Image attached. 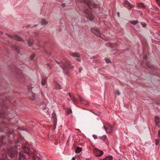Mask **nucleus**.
Returning a JSON list of instances; mask_svg holds the SVG:
<instances>
[{
	"mask_svg": "<svg viewBox=\"0 0 160 160\" xmlns=\"http://www.w3.org/2000/svg\"><path fill=\"white\" fill-rule=\"evenodd\" d=\"M60 67L66 74H67V71H68L69 68H72L74 67L73 66H71L69 61L65 60L61 62Z\"/></svg>",
	"mask_w": 160,
	"mask_h": 160,
	"instance_id": "nucleus-1",
	"label": "nucleus"
},
{
	"mask_svg": "<svg viewBox=\"0 0 160 160\" xmlns=\"http://www.w3.org/2000/svg\"><path fill=\"white\" fill-rule=\"evenodd\" d=\"M8 154L11 158L17 156V153L14 148H10L8 150Z\"/></svg>",
	"mask_w": 160,
	"mask_h": 160,
	"instance_id": "nucleus-2",
	"label": "nucleus"
},
{
	"mask_svg": "<svg viewBox=\"0 0 160 160\" xmlns=\"http://www.w3.org/2000/svg\"><path fill=\"white\" fill-rule=\"evenodd\" d=\"M80 2H85L88 8H92V6H93L94 7H96V5L93 4L91 2L90 0H77Z\"/></svg>",
	"mask_w": 160,
	"mask_h": 160,
	"instance_id": "nucleus-3",
	"label": "nucleus"
},
{
	"mask_svg": "<svg viewBox=\"0 0 160 160\" xmlns=\"http://www.w3.org/2000/svg\"><path fill=\"white\" fill-rule=\"evenodd\" d=\"M103 127L104 128L105 130L107 133H111L112 132V126L109 124H107L106 126L104 125Z\"/></svg>",
	"mask_w": 160,
	"mask_h": 160,
	"instance_id": "nucleus-4",
	"label": "nucleus"
},
{
	"mask_svg": "<svg viewBox=\"0 0 160 160\" xmlns=\"http://www.w3.org/2000/svg\"><path fill=\"white\" fill-rule=\"evenodd\" d=\"M28 96L29 99L32 100H35L36 99V98L34 94L33 93L31 90V88L30 87H28Z\"/></svg>",
	"mask_w": 160,
	"mask_h": 160,
	"instance_id": "nucleus-5",
	"label": "nucleus"
},
{
	"mask_svg": "<svg viewBox=\"0 0 160 160\" xmlns=\"http://www.w3.org/2000/svg\"><path fill=\"white\" fill-rule=\"evenodd\" d=\"M84 12L86 14L87 17L90 21H92L94 18L93 15L87 9L85 10Z\"/></svg>",
	"mask_w": 160,
	"mask_h": 160,
	"instance_id": "nucleus-6",
	"label": "nucleus"
},
{
	"mask_svg": "<svg viewBox=\"0 0 160 160\" xmlns=\"http://www.w3.org/2000/svg\"><path fill=\"white\" fill-rule=\"evenodd\" d=\"M94 153L95 156L97 157H100L103 154L102 151L96 148L94 149Z\"/></svg>",
	"mask_w": 160,
	"mask_h": 160,
	"instance_id": "nucleus-7",
	"label": "nucleus"
},
{
	"mask_svg": "<svg viewBox=\"0 0 160 160\" xmlns=\"http://www.w3.org/2000/svg\"><path fill=\"white\" fill-rule=\"evenodd\" d=\"M91 32H92L96 35V36L101 37V33L100 31L97 29L95 28H92L91 29Z\"/></svg>",
	"mask_w": 160,
	"mask_h": 160,
	"instance_id": "nucleus-8",
	"label": "nucleus"
},
{
	"mask_svg": "<svg viewBox=\"0 0 160 160\" xmlns=\"http://www.w3.org/2000/svg\"><path fill=\"white\" fill-rule=\"evenodd\" d=\"M29 145L28 144H26L25 146L22 147V148L24 151V152L28 154H30L31 153V151L30 148H29Z\"/></svg>",
	"mask_w": 160,
	"mask_h": 160,
	"instance_id": "nucleus-9",
	"label": "nucleus"
},
{
	"mask_svg": "<svg viewBox=\"0 0 160 160\" xmlns=\"http://www.w3.org/2000/svg\"><path fill=\"white\" fill-rule=\"evenodd\" d=\"M7 34L11 38H13L16 40H17L18 41H22L23 42H24V40H22L21 37L15 35H11L8 34Z\"/></svg>",
	"mask_w": 160,
	"mask_h": 160,
	"instance_id": "nucleus-10",
	"label": "nucleus"
},
{
	"mask_svg": "<svg viewBox=\"0 0 160 160\" xmlns=\"http://www.w3.org/2000/svg\"><path fill=\"white\" fill-rule=\"evenodd\" d=\"M69 54L73 57L77 58H78L76 59L77 61L78 62L81 61V59L79 58H80V55L78 53L71 52Z\"/></svg>",
	"mask_w": 160,
	"mask_h": 160,
	"instance_id": "nucleus-11",
	"label": "nucleus"
},
{
	"mask_svg": "<svg viewBox=\"0 0 160 160\" xmlns=\"http://www.w3.org/2000/svg\"><path fill=\"white\" fill-rule=\"evenodd\" d=\"M7 158V155L5 150H4L0 153V159L1 160H5Z\"/></svg>",
	"mask_w": 160,
	"mask_h": 160,
	"instance_id": "nucleus-12",
	"label": "nucleus"
},
{
	"mask_svg": "<svg viewBox=\"0 0 160 160\" xmlns=\"http://www.w3.org/2000/svg\"><path fill=\"white\" fill-rule=\"evenodd\" d=\"M124 5L125 7L129 8H131L132 7L131 4L128 1H125Z\"/></svg>",
	"mask_w": 160,
	"mask_h": 160,
	"instance_id": "nucleus-13",
	"label": "nucleus"
},
{
	"mask_svg": "<svg viewBox=\"0 0 160 160\" xmlns=\"http://www.w3.org/2000/svg\"><path fill=\"white\" fill-rule=\"evenodd\" d=\"M19 160H24L25 159L23 152H20L19 154Z\"/></svg>",
	"mask_w": 160,
	"mask_h": 160,
	"instance_id": "nucleus-14",
	"label": "nucleus"
},
{
	"mask_svg": "<svg viewBox=\"0 0 160 160\" xmlns=\"http://www.w3.org/2000/svg\"><path fill=\"white\" fill-rule=\"evenodd\" d=\"M52 119L53 122V125L54 127V129L56 128V124L57 122V120L56 118L54 117H53Z\"/></svg>",
	"mask_w": 160,
	"mask_h": 160,
	"instance_id": "nucleus-15",
	"label": "nucleus"
},
{
	"mask_svg": "<svg viewBox=\"0 0 160 160\" xmlns=\"http://www.w3.org/2000/svg\"><path fill=\"white\" fill-rule=\"evenodd\" d=\"M159 117L158 116H156L155 117V121L156 123V124L157 125H158V124L159 122Z\"/></svg>",
	"mask_w": 160,
	"mask_h": 160,
	"instance_id": "nucleus-16",
	"label": "nucleus"
},
{
	"mask_svg": "<svg viewBox=\"0 0 160 160\" xmlns=\"http://www.w3.org/2000/svg\"><path fill=\"white\" fill-rule=\"evenodd\" d=\"M78 98L80 100L81 103H82L86 105H88V102H86L84 103L83 102H84V100L80 96H78Z\"/></svg>",
	"mask_w": 160,
	"mask_h": 160,
	"instance_id": "nucleus-17",
	"label": "nucleus"
},
{
	"mask_svg": "<svg viewBox=\"0 0 160 160\" xmlns=\"http://www.w3.org/2000/svg\"><path fill=\"white\" fill-rule=\"evenodd\" d=\"M69 95L70 96L71 100L73 101V103H75L77 101L76 99L74 97H72L70 93H69Z\"/></svg>",
	"mask_w": 160,
	"mask_h": 160,
	"instance_id": "nucleus-18",
	"label": "nucleus"
},
{
	"mask_svg": "<svg viewBox=\"0 0 160 160\" xmlns=\"http://www.w3.org/2000/svg\"><path fill=\"white\" fill-rule=\"evenodd\" d=\"M40 107L42 108L43 109H46V104L44 103L43 102L42 104H41L40 106Z\"/></svg>",
	"mask_w": 160,
	"mask_h": 160,
	"instance_id": "nucleus-19",
	"label": "nucleus"
},
{
	"mask_svg": "<svg viewBox=\"0 0 160 160\" xmlns=\"http://www.w3.org/2000/svg\"><path fill=\"white\" fill-rule=\"evenodd\" d=\"M112 157L111 156H109L106 157L104 159L102 160H112Z\"/></svg>",
	"mask_w": 160,
	"mask_h": 160,
	"instance_id": "nucleus-20",
	"label": "nucleus"
},
{
	"mask_svg": "<svg viewBox=\"0 0 160 160\" xmlns=\"http://www.w3.org/2000/svg\"><path fill=\"white\" fill-rule=\"evenodd\" d=\"M82 148L79 147H78L75 150V152L77 153H79L82 151Z\"/></svg>",
	"mask_w": 160,
	"mask_h": 160,
	"instance_id": "nucleus-21",
	"label": "nucleus"
},
{
	"mask_svg": "<svg viewBox=\"0 0 160 160\" xmlns=\"http://www.w3.org/2000/svg\"><path fill=\"white\" fill-rule=\"evenodd\" d=\"M137 6L142 8H144L145 7L143 4L142 3H138Z\"/></svg>",
	"mask_w": 160,
	"mask_h": 160,
	"instance_id": "nucleus-22",
	"label": "nucleus"
},
{
	"mask_svg": "<svg viewBox=\"0 0 160 160\" xmlns=\"http://www.w3.org/2000/svg\"><path fill=\"white\" fill-rule=\"evenodd\" d=\"M18 77L20 78V79L21 80V82H22L24 81V80H23V79L24 78V76L23 74H22V75H19Z\"/></svg>",
	"mask_w": 160,
	"mask_h": 160,
	"instance_id": "nucleus-23",
	"label": "nucleus"
},
{
	"mask_svg": "<svg viewBox=\"0 0 160 160\" xmlns=\"http://www.w3.org/2000/svg\"><path fill=\"white\" fill-rule=\"evenodd\" d=\"M33 41L31 38H29L28 41V46H31L32 44Z\"/></svg>",
	"mask_w": 160,
	"mask_h": 160,
	"instance_id": "nucleus-24",
	"label": "nucleus"
},
{
	"mask_svg": "<svg viewBox=\"0 0 160 160\" xmlns=\"http://www.w3.org/2000/svg\"><path fill=\"white\" fill-rule=\"evenodd\" d=\"M99 138L101 139L102 140L105 141L107 140V137L106 135H103L102 137H99Z\"/></svg>",
	"mask_w": 160,
	"mask_h": 160,
	"instance_id": "nucleus-25",
	"label": "nucleus"
},
{
	"mask_svg": "<svg viewBox=\"0 0 160 160\" xmlns=\"http://www.w3.org/2000/svg\"><path fill=\"white\" fill-rule=\"evenodd\" d=\"M46 79H45V78H43L42 79L41 82V84L43 86L45 85L46 82Z\"/></svg>",
	"mask_w": 160,
	"mask_h": 160,
	"instance_id": "nucleus-26",
	"label": "nucleus"
},
{
	"mask_svg": "<svg viewBox=\"0 0 160 160\" xmlns=\"http://www.w3.org/2000/svg\"><path fill=\"white\" fill-rule=\"evenodd\" d=\"M13 48L15 49L18 53H19V50L18 48L16 46H13Z\"/></svg>",
	"mask_w": 160,
	"mask_h": 160,
	"instance_id": "nucleus-27",
	"label": "nucleus"
},
{
	"mask_svg": "<svg viewBox=\"0 0 160 160\" xmlns=\"http://www.w3.org/2000/svg\"><path fill=\"white\" fill-rule=\"evenodd\" d=\"M55 87L57 89H61V86L58 83H56L55 85Z\"/></svg>",
	"mask_w": 160,
	"mask_h": 160,
	"instance_id": "nucleus-28",
	"label": "nucleus"
},
{
	"mask_svg": "<svg viewBox=\"0 0 160 160\" xmlns=\"http://www.w3.org/2000/svg\"><path fill=\"white\" fill-rule=\"evenodd\" d=\"M48 23V22L46 21L45 20L43 19L42 21V25H47Z\"/></svg>",
	"mask_w": 160,
	"mask_h": 160,
	"instance_id": "nucleus-29",
	"label": "nucleus"
},
{
	"mask_svg": "<svg viewBox=\"0 0 160 160\" xmlns=\"http://www.w3.org/2000/svg\"><path fill=\"white\" fill-rule=\"evenodd\" d=\"M30 157H32V160H36L37 159H38V158L36 157L34 155H33L32 156H31Z\"/></svg>",
	"mask_w": 160,
	"mask_h": 160,
	"instance_id": "nucleus-30",
	"label": "nucleus"
},
{
	"mask_svg": "<svg viewBox=\"0 0 160 160\" xmlns=\"http://www.w3.org/2000/svg\"><path fill=\"white\" fill-rule=\"evenodd\" d=\"M131 23L133 25H135L138 23V22L137 21H133L131 22Z\"/></svg>",
	"mask_w": 160,
	"mask_h": 160,
	"instance_id": "nucleus-31",
	"label": "nucleus"
},
{
	"mask_svg": "<svg viewBox=\"0 0 160 160\" xmlns=\"http://www.w3.org/2000/svg\"><path fill=\"white\" fill-rule=\"evenodd\" d=\"M67 113L68 114H69L70 113L72 112V111L71 109H68L67 110Z\"/></svg>",
	"mask_w": 160,
	"mask_h": 160,
	"instance_id": "nucleus-32",
	"label": "nucleus"
},
{
	"mask_svg": "<svg viewBox=\"0 0 160 160\" xmlns=\"http://www.w3.org/2000/svg\"><path fill=\"white\" fill-rule=\"evenodd\" d=\"M159 142V139H156L155 140V144L156 145L158 144Z\"/></svg>",
	"mask_w": 160,
	"mask_h": 160,
	"instance_id": "nucleus-33",
	"label": "nucleus"
},
{
	"mask_svg": "<svg viewBox=\"0 0 160 160\" xmlns=\"http://www.w3.org/2000/svg\"><path fill=\"white\" fill-rule=\"evenodd\" d=\"M34 57H35V55H34L33 54V55H31L30 56V59H31V60H33V59L34 58Z\"/></svg>",
	"mask_w": 160,
	"mask_h": 160,
	"instance_id": "nucleus-34",
	"label": "nucleus"
},
{
	"mask_svg": "<svg viewBox=\"0 0 160 160\" xmlns=\"http://www.w3.org/2000/svg\"><path fill=\"white\" fill-rule=\"evenodd\" d=\"M105 61L107 63H109L110 62V61L109 59L107 58L105 59Z\"/></svg>",
	"mask_w": 160,
	"mask_h": 160,
	"instance_id": "nucleus-35",
	"label": "nucleus"
},
{
	"mask_svg": "<svg viewBox=\"0 0 160 160\" xmlns=\"http://www.w3.org/2000/svg\"><path fill=\"white\" fill-rule=\"evenodd\" d=\"M116 93L118 95H120V92L118 90H117Z\"/></svg>",
	"mask_w": 160,
	"mask_h": 160,
	"instance_id": "nucleus-36",
	"label": "nucleus"
},
{
	"mask_svg": "<svg viewBox=\"0 0 160 160\" xmlns=\"http://www.w3.org/2000/svg\"><path fill=\"white\" fill-rule=\"evenodd\" d=\"M3 138H4V137H2V138L0 139L1 142L2 143H3V140L4 139Z\"/></svg>",
	"mask_w": 160,
	"mask_h": 160,
	"instance_id": "nucleus-37",
	"label": "nucleus"
},
{
	"mask_svg": "<svg viewBox=\"0 0 160 160\" xmlns=\"http://www.w3.org/2000/svg\"><path fill=\"white\" fill-rule=\"evenodd\" d=\"M2 124H1V123H0V131H3L2 130Z\"/></svg>",
	"mask_w": 160,
	"mask_h": 160,
	"instance_id": "nucleus-38",
	"label": "nucleus"
},
{
	"mask_svg": "<svg viewBox=\"0 0 160 160\" xmlns=\"http://www.w3.org/2000/svg\"><path fill=\"white\" fill-rule=\"evenodd\" d=\"M156 1L157 2V3L158 4H160V0H156Z\"/></svg>",
	"mask_w": 160,
	"mask_h": 160,
	"instance_id": "nucleus-39",
	"label": "nucleus"
},
{
	"mask_svg": "<svg viewBox=\"0 0 160 160\" xmlns=\"http://www.w3.org/2000/svg\"><path fill=\"white\" fill-rule=\"evenodd\" d=\"M93 137L94 138V139H96L97 138V135H93Z\"/></svg>",
	"mask_w": 160,
	"mask_h": 160,
	"instance_id": "nucleus-40",
	"label": "nucleus"
},
{
	"mask_svg": "<svg viewBox=\"0 0 160 160\" xmlns=\"http://www.w3.org/2000/svg\"><path fill=\"white\" fill-rule=\"evenodd\" d=\"M147 56L146 55H145L143 57V58L145 60H146L147 59Z\"/></svg>",
	"mask_w": 160,
	"mask_h": 160,
	"instance_id": "nucleus-41",
	"label": "nucleus"
},
{
	"mask_svg": "<svg viewBox=\"0 0 160 160\" xmlns=\"http://www.w3.org/2000/svg\"><path fill=\"white\" fill-rule=\"evenodd\" d=\"M109 46L111 47H113V44L112 43L109 44Z\"/></svg>",
	"mask_w": 160,
	"mask_h": 160,
	"instance_id": "nucleus-42",
	"label": "nucleus"
},
{
	"mask_svg": "<svg viewBox=\"0 0 160 160\" xmlns=\"http://www.w3.org/2000/svg\"><path fill=\"white\" fill-rule=\"evenodd\" d=\"M142 23V27H145L146 26V24L145 23H144V24H142V23Z\"/></svg>",
	"mask_w": 160,
	"mask_h": 160,
	"instance_id": "nucleus-43",
	"label": "nucleus"
},
{
	"mask_svg": "<svg viewBox=\"0 0 160 160\" xmlns=\"http://www.w3.org/2000/svg\"><path fill=\"white\" fill-rule=\"evenodd\" d=\"M159 137H160V130L159 131L158 133Z\"/></svg>",
	"mask_w": 160,
	"mask_h": 160,
	"instance_id": "nucleus-44",
	"label": "nucleus"
},
{
	"mask_svg": "<svg viewBox=\"0 0 160 160\" xmlns=\"http://www.w3.org/2000/svg\"><path fill=\"white\" fill-rule=\"evenodd\" d=\"M62 7H64L65 6V3H63L62 4Z\"/></svg>",
	"mask_w": 160,
	"mask_h": 160,
	"instance_id": "nucleus-45",
	"label": "nucleus"
},
{
	"mask_svg": "<svg viewBox=\"0 0 160 160\" xmlns=\"http://www.w3.org/2000/svg\"><path fill=\"white\" fill-rule=\"evenodd\" d=\"M72 160H75V157H73Z\"/></svg>",
	"mask_w": 160,
	"mask_h": 160,
	"instance_id": "nucleus-46",
	"label": "nucleus"
},
{
	"mask_svg": "<svg viewBox=\"0 0 160 160\" xmlns=\"http://www.w3.org/2000/svg\"><path fill=\"white\" fill-rule=\"evenodd\" d=\"M117 14L118 17H119V12H118L117 13Z\"/></svg>",
	"mask_w": 160,
	"mask_h": 160,
	"instance_id": "nucleus-47",
	"label": "nucleus"
},
{
	"mask_svg": "<svg viewBox=\"0 0 160 160\" xmlns=\"http://www.w3.org/2000/svg\"><path fill=\"white\" fill-rule=\"evenodd\" d=\"M0 117H2V118H5L4 117V116H2V115H0Z\"/></svg>",
	"mask_w": 160,
	"mask_h": 160,
	"instance_id": "nucleus-48",
	"label": "nucleus"
},
{
	"mask_svg": "<svg viewBox=\"0 0 160 160\" xmlns=\"http://www.w3.org/2000/svg\"><path fill=\"white\" fill-rule=\"evenodd\" d=\"M2 33V32L0 31V34H1Z\"/></svg>",
	"mask_w": 160,
	"mask_h": 160,
	"instance_id": "nucleus-49",
	"label": "nucleus"
},
{
	"mask_svg": "<svg viewBox=\"0 0 160 160\" xmlns=\"http://www.w3.org/2000/svg\"><path fill=\"white\" fill-rule=\"evenodd\" d=\"M47 65H48V67H49L50 66L49 64H48Z\"/></svg>",
	"mask_w": 160,
	"mask_h": 160,
	"instance_id": "nucleus-50",
	"label": "nucleus"
},
{
	"mask_svg": "<svg viewBox=\"0 0 160 160\" xmlns=\"http://www.w3.org/2000/svg\"><path fill=\"white\" fill-rule=\"evenodd\" d=\"M57 62V63H58V64H59V63L58 62Z\"/></svg>",
	"mask_w": 160,
	"mask_h": 160,
	"instance_id": "nucleus-51",
	"label": "nucleus"
},
{
	"mask_svg": "<svg viewBox=\"0 0 160 160\" xmlns=\"http://www.w3.org/2000/svg\"><path fill=\"white\" fill-rule=\"evenodd\" d=\"M79 72H80L81 71V70L79 69Z\"/></svg>",
	"mask_w": 160,
	"mask_h": 160,
	"instance_id": "nucleus-52",
	"label": "nucleus"
},
{
	"mask_svg": "<svg viewBox=\"0 0 160 160\" xmlns=\"http://www.w3.org/2000/svg\"><path fill=\"white\" fill-rule=\"evenodd\" d=\"M38 45L39 46V43H38Z\"/></svg>",
	"mask_w": 160,
	"mask_h": 160,
	"instance_id": "nucleus-53",
	"label": "nucleus"
},
{
	"mask_svg": "<svg viewBox=\"0 0 160 160\" xmlns=\"http://www.w3.org/2000/svg\"><path fill=\"white\" fill-rule=\"evenodd\" d=\"M36 26H34V27H36Z\"/></svg>",
	"mask_w": 160,
	"mask_h": 160,
	"instance_id": "nucleus-54",
	"label": "nucleus"
}]
</instances>
